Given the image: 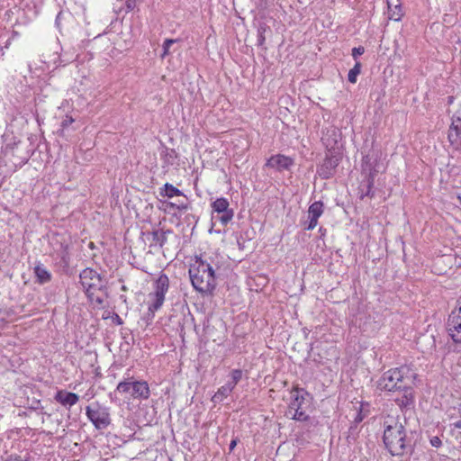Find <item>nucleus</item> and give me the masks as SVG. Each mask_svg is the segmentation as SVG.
I'll list each match as a JSON object with an SVG mask.
<instances>
[{"mask_svg":"<svg viewBox=\"0 0 461 461\" xmlns=\"http://www.w3.org/2000/svg\"><path fill=\"white\" fill-rule=\"evenodd\" d=\"M381 152L374 149L363 155L360 165V173L365 179H375L380 172Z\"/></svg>","mask_w":461,"mask_h":461,"instance_id":"obj_8","label":"nucleus"},{"mask_svg":"<svg viewBox=\"0 0 461 461\" xmlns=\"http://www.w3.org/2000/svg\"><path fill=\"white\" fill-rule=\"evenodd\" d=\"M364 406V402L361 403V407ZM365 416L363 415L362 413V408H360V410L358 411V412L357 413L356 417H355V423H359L361 422L363 420H364Z\"/></svg>","mask_w":461,"mask_h":461,"instance_id":"obj_35","label":"nucleus"},{"mask_svg":"<svg viewBox=\"0 0 461 461\" xmlns=\"http://www.w3.org/2000/svg\"><path fill=\"white\" fill-rule=\"evenodd\" d=\"M169 230L165 231L163 230H156L151 232V243L150 247H158L161 249L165 243L167 242V233H168Z\"/></svg>","mask_w":461,"mask_h":461,"instance_id":"obj_20","label":"nucleus"},{"mask_svg":"<svg viewBox=\"0 0 461 461\" xmlns=\"http://www.w3.org/2000/svg\"><path fill=\"white\" fill-rule=\"evenodd\" d=\"M342 158L343 151L341 148H328L323 161L317 166V174L319 176L324 180L333 177Z\"/></svg>","mask_w":461,"mask_h":461,"instance_id":"obj_6","label":"nucleus"},{"mask_svg":"<svg viewBox=\"0 0 461 461\" xmlns=\"http://www.w3.org/2000/svg\"><path fill=\"white\" fill-rule=\"evenodd\" d=\"M165 210H177V211H185L188 208V205L185 202L173 203V202H165Z\"/></svg>","mask_w":461,"mask_h":461,"instance_id":"obj_26","label":"nucleus"},{"mask_svg":"<svg viewBox=\"0 0 461 461\" xmlns=\"http://www.w3.org/2000/svg\"><path fill=\"white\" fill-rule=\"evenodd\" d=\"M71 18V14L68 11H60L55 20L56 26L59 30L61 29L62 22Z\"/></svg>","mask_w":461,"mask_h":461,"instance_id":"obj_27","label":"nucleus"},{"mask_svg":"<svg viewBox=\"0 0 461 461\" xmlns=\"http://www.w3.org/2000/svg\"><path fill=\"white\" fill-rule=\"evenodd\" d=\"M290 409L294 410V414L292 417L296 421L303 423V429H309L314 426V419L311 417L313 411V397L303 388L294 387L290 390Z\"/></svg>","mask_w":461,"mask_h":461,"instance_id":"obj_3","label":"nucleus"},{"mask_svg":"<svg viewBox=\"0 0 461 461\" xmlns=\"http://www.w3.org/2000/svg\"><path fill=\"white\" fill-rule=\"evenodd\" d=\"M86 414L96 429H106L111 423L109 409L98 403L86 406Z\"/></svg>","mask_w":461,"mask_h":461,"instance_id":"obj_10","label":"nucleus"},{"mask_svg":"<svg viewBox=\"0 0 461 461\" xmlns=\"http://www.w3.org/2000/svg\"><path fill=\"white\" fill-rule=\"evenodd\" d=\"M267 166L277 170H284L288 168V157L284 155L272 156L267 162Z\"/></svg>","mask_w":461,"mask_h":461,"instance_id":"obj_19","label":"nucleus"},{"mask_svg":"<svg viewBox=\"0 0 461 461\" xmlns=\"http://www.w3.org/2000/svg\"><path fill=\"white\" fill-rule=\"evenodd\" d=\"M417 374L411 372L407 366L391 368L384 372L377 382V388L381 391L396 393L405 388L408 384H413Z\"/></svg>","mask_w":461,"mask_h":461,"instance_id":"obj_4","label":"nucleus"},{"mask_svg":"<svg viewBox=\"0 0 461 461\" xmlns=\"http://www.w3.org/2000/svg\"><path fill=\"white\" fill-rule=\"evenodd\" d=\"M176 41H177V40H173V39H166L164 41L163 45H162V49H163V52L161 54L162 59H164L166 56L170 54V48Z\"/></svg>","mask_w":461,"mask_h":461,"instance_id":"obj_28","label":"nucleus"},{"mask_svg":"<svg viewBox=\"0 0 461 461\" xmlns=\"http://www.w3.org/2000/svg\"><path fill=\"white\" fill-rule=\"evenodd\" d=\"M80 284L92 303L102 304L104 303L103 288L104 281L95 270L92 268L84 269L79 276Z\"/></svg>","mask_w":461,"mask_h":461,"instance_id":"obj_5","label":"nucleus"},{"mask_svg":"<svg viewBox=\"0 0 461 461\" xmlns=\"http://www.w3.org/2000/svg\"><path fill=\"white\" fill-rule=\"evenodd\" d=\"M388 18L395 22L402 20L403 16L402 6L400 0H386Z\"/></svg>","mask_w":461,"mask_h":461,"instance_id":"obj_17","label":"nucleus"},{"mask_svg":"<svg viewBox=\"0 0 461 461\" xmlns=\"http://www.w3.org/2000/svg\"><path fill=\"white\" fill-rule=\"evenodd\" d=\"M230 379H232L234 381V383L238 384L242 378L243 372L240 369H233L230 372Z\"/></svg>","mask_w":461,"mask_h":461,"instance_id":"obj_29","label":"nucleus"},{"mask_svg":"<svg viewBox=\"0 0 461 461\" xmlns=\"http://www.w3.org/2000/svg\"><path fill=\"white\" fill-rule=\"evenodd\" d=\"M54 260L56 265L63 269L67 270L68 269L70 266V252H69V247L68 244H60V247L59 249H56L53 254Z\"/></svg>","mask_w":461,"mask_h":461,"instance_id":"obj_15","label":"nucleus"},{"mask_svg":"<svg viewBox=\"0 0 461 461\" xmlns=\"http://www.w3.org/2000/svg\"><path fill=\"white\" fill-rule=\"evenodd\" d=\"M34 274L37 278V281L40 284L48 283L51 279V274L42 264H38L35 266Z\"/></svg>","mask_w":461,"mask_h":461,"instance_id":"obj_21","label":"nucleus"},{"mask_svg":"<svg viewBox=\"0 0 461 461\" xmlns=\"http://www.w3.org/2000/svg\"><path fill=\"white\" fill-rule=\"evenodd\" d=\"M225 384L227 386L230 387V390L233 391V389L237 385V383H234V381L232 379H230V381H228Z\"/></svg>","mask_w":461,"mask_h":461,"instance_id":"obj_38","label":"nucleus"},{"mask_svg":"<svg viewBox=\"0 0 461 461\" xmlns=\"http://www.w3.org/2000/svg\"><path fill=\"white\" fill-rule=\"evenodd\" d=\"M364 52H365L364 47H362V46L355 47L352 49V57L354 59H357V58L359 56H361L362 54H364Z\"/></svg>","mask_w":461,"mask_h":461,"instance_id":"obj_32","label":"nucleus"},{"mask_svg":"<svg viewBox=\"0 0 461 461\" xmlns=\"http://www.w3.org/2000/svg\"><path fill=\"white\" fill-rule=\"evenodd\" d=\"M212 219L219 221L221 226H226L231 221L234 216V211L230 207L227 198L220 197L212 203Z\"/></svg>","mask_w":461,"mask_h":461,"instance_id":"obj_11","label":"nucleus"},{"mask_svg":"<svg viewBox=\"0 0 461 461\" xmlns=\"http://www.w3.org/2000/svg\"><path fill=\"white\" fill-rule=\"evenodd\" d=\"M459 203H461V194L457 196Z\"/></svg>","mask_w":461,"mask_h":461,"instance_id":"obj_45","label":"nucleus"},{"mask_svg":"<svg viewBox=\"0 0 461 461\" xmlns=\"http://www.w3.org/2000/svg\"><path fill=\"white\" fill-rule=\"evenodd\" d=\"M455 427L458 428V429H461V420L455 423Z\"/></svg>","mask_w":461,"mask_h":461,"instance_id":"obj_42","label":"nucleus"},{"mask_svg":"<svg viewBox=\"0 0 461 461\" xmlns=\"http://www.w3.org/2000/svg\"><path fill=\"white\" fill-rule=\"evenodd\" d=\"M289 163H290V166L293 164V159L291 158H290Z\"/></svg>","mask_w":461,"mask_h":461,"instance_id":"obj_46","label":"nucleus"},{"mask_svg":"<svg viewBox=\"0 0 461 461\" xmlns=\"http://www.w3.org/2000/svg\"><path fill=\"white\" fill-rule=\"evenodd\" d=\"M236 446V440H232L230 444V449L232 450Z\"/></svg>","mask_w":461,"mask_h":461,"instance_id":"obj_41","label":"nucleus"},{"mask_svg":"<svg viewBox=\"0 0 461 461\" xmlns=\"http://www.w3.org/2000/svg\"><path fill=\"white\" fill-rule=\"evenodd\" d=\"M4 157L10 160L14 169H16L28 161L30 155L29 152L20 154L19 146H16L15 148L11 149L6 148L4 151Z\"/></svg>","mask_w":461,"mask_h":461,"instance_id":"obj_14","label":"nucleus"},{"mask_svg":"<svg viewBox=\"0 0 461 461\" xmlns=\"http://www.w3.org/2000/svg\"><path fill=\"white\" fill-rule=\"evenodd\" d=\"M168 287L169 279L167 276L161 274L154 284V292L149 294L148 311L152 317L162 307Z\"/></svg>","mask_w":461,"mask_h":461,"instance_id":"obj_7","label":"nucleus"},{"mask_svg":"<svg viewBox=\"0 0 461 461\" xmlns=\"http://www.w3.org/2000/svg\"><path fill=\"white\" fill-rule=\"evenodd\" d=\"M218 264L206 256L196 258L189 268V276L194 288L202 294L212 293L215 286V269Z\"/></svg>","mask_w":461,"mask_h":461,"instance_id":"obj_2","label":"nucleus"},{"mask_svg":"<svg viewBox=\"0 0 461 461\" xmlns=\"http://www.w3.org/2000/svg\"><path fill=\"white\" fill-rule=\"evenodd\" d=\"M452 99H453V97H452V96H450V97H449V103H451V102H452Z\"/></svg>","mask_w":461,"mask_h":461,"instance_id":"obj_47","label":"nucleus"},{"mask_svg":"<svg viewBox=\"0 0 461 461\" xmlns=\"http://www.w3.org/2000/svg\"><path fill=\"white\" fill-rule=\"evenodd\" d=\"M54 399L62 406L70 408L77 403L79 396L75 393H70L65 390H59L56 393Z\"/></svg>","mask_w":461,"mask_h":461,"instance_id":"obj_16","label":"nucleus"},{"mask_svg":"<svg viewBox=\"0 0 461 461\" xmlns=\"http://www.w3.org/2000/svg\"><path fill=\"white\" fill-rule=\"evenodd\" d=\"M413 384H408L405 388L397 391L398 395L393 398V401L397 403L402 411L410 410L414 406L415 403V392L412 386Z\"/></svg>","mask_w":461,"mask_h":461,"instance_id":"obj_12","label":"nucleus"},{"mask_svg":"<svg viewBox=\"0 0 461 461\" xmlns=\"http://www.w3.org/2000/svg\"><path fill=\"white\" fill-rule=\"evenodd\" d=\"M324 204L321 201L312 203L308 209V217L319 218L323 212Z\"/></svg>","mask_w":461,"mask_h":461,"instance_id":"obj_24","label":"nucleus"},{"mask_svg":"<svg viewBox=\"0 0 461 461\" xmlns=\"http://www.w3.org/2000/svg\"><path fill=\"white\" fill-rule=\"evenodd\" d=\"M264 41H265V38L263 37L262 33L259 32L258 39V45H262L264 43Z\"/></svg>","mask_w":461,"mask_h":461,"instance_id":"obj_40","label":"nucleus"},{"mask_svg":"<svg viewBox=\"0 0 461 461\" xmlns=\"http://www.w3.org/2000/svg\"><path fill=\"white\" fill-rule=\"evenodd\" d=\"M429 443L432 447H437V448L441 447V445H442V441H441L440 438L438 436H434V437L430 438Z\"/></svg>","mask_w":461,"mask_h":461,"instance_id":"obj_33","label":"nucleus"},{"mask_svg":"<svg viewBox=\"0 0 461 461\" xmlns=\"http://www.w3.org/2000/svg\"><path fill=\"white\" fill-rule=\"evenodd\" d=\"M116 391L130 394L133 399L147 400L150 390L146 381H122L117 384Z\"/></svg>","mask_w":461,"mask_h":461,"instance_id":"obj_9","label":"nucleus"},{"mask_svg":"<svg viewBox=\"0 0 461 461\" xmlns=\"http://www.w3.org/2000/svg\"><path fill=\"white\" fill-rule=\"evenodd\" d=\"M5 461H25L21 456H9Z\"/></svg>","mask_w":461,"mask_h":461,"instance_id":"obj_39","label":"nucleus"},{"mask_svg":"<svg viewBox=\"0 0 461 461\" xmlns=\"http://www.w3.org/2000/svg\"><path fill=\"white\" fill-rule=\"evenodd\" d=\"M160 195L166 196L167 198H173L175 196H184V194L181 190L175 187L173 185L166 183L164 186L160 189Z\"/></svg>","mask_w":461,"mask_h":461,"instance_id":"obj_22","label":"nucleus"},{"mask_svg":"<svg viewBox=\"0 0 461 461\" xmlns=\"http://www.w3.org/2000/svg\"><path fill=\"white\" fill-rule=\"evenodd\" d=\"M125 5L127 10L131 11L137 6V0H126Z\"/></svg>","mask_w":461,"mask_h":461,"instance_id":"obj_34","label":"nucleus"},{"mask_svg":"<svg viewBox=\"0 0 461 461\" xmlns=\"http://www.w3.org/2000/svg\"><path fill=\"white\" fill-rule=\"evenodd\" d=\"M458 414H459V416L461 417V404H460V405H459V407H458Z\"/></svg>","mask_w":461,"mask_h":461,"instance_id":"obj_44","label":"nucleus"},{"mask_svg":"<svg viewBox=\"0 0 461 461\" xmlns=\"http://www.w3.org/2000/svg\"><path fill=\"white\" fill-rule=\"evenodd\" d=\"M457 306L454 309L455 312L461 314V295L457 299Z\"/></svg>","mask_w":461,"mask_h":461,"instance_id":"obj_37","label":"nucleus"},{"mask_svg":"<svg viewBox=\"0 0 461 461\" xmlns=\"http://www.w3.org/2000/svg\"><path fill=\"white\" fill-rule=\"evenodd\" d=\"M318 219L319 218H316V217H309V221L307 222V225L304 226V229L307 230H313L317 223H318Z\"/></svg>","mask_w":461,"mask_h":461,"instance_id":"obj_31","label":"nucleus"},{"mask_svg":"<svg viewBox=\"0 0 461 461\" xmlns=\"http://www.w3.org/2000/svg\"><path fill=\"white\" fill-rule=\"evenodd\" d=\"M319 231H320L321 233H323V232H325V231H326V230H325V229H323L322 227H321V228L319 229Z\"/></svg>","mask_w":461,"mask_h":461,"instance_id":"obj_43","label":"nucleus"},{"mask_svg":"<svg viewBox=\"0 0 461 461\" xmlns=\"http://www.w3.org/2000/svg\"><path fill=\"white\" fill-rule=\"evenodd\" d=\"M230 387L227 386L226 384L221 386L218 391L214 393V395L212 398V401L214 402H221L224 399H226L231 393Z\"/></svg>","mask_w":461,"mask_h":461,"instance_id":"obj_23","label":"nucleus"},{"mask_svg":"<svg viewBox=\"0 0 461 461\" xmlns=\"http://www.w3.org/2000/svg\"><path fill=\"white\" fill-rule=\"evenodd\" d=\"M383 425V443L388 453L392 456L398 457L411 456L415 442L411 436H408L404 425L393 416L385 417Z\"/></svg>","mask_w":461,"mask_h":461,"instance_id":"obj_1","label":"nucleus"},{"mask_svg":"<svg viewBox=\"0 0 461 461\" xmlns=\"http://www.w3.org/2000/svg\"><path fill=\"white\" fill-rule=\"evenodd\" d=\"M358 189L359 198L361 200H363L365 197L372 199L375 196V180L373 179H365L363 177Z\"/></svg>","mask_w":461,"mask_h":461,"instance_id":"obj_18","label":"nucleus"},{"mask_svg":"<svg viewBox=\"0 0 461 461\" xmlns=\"http://www.w3.org/2000/svg\"><path fill=\"white\" fill-rule=\"evenodd\" d=\"M447 330L455 343H461V314L457 313L454 310L448 315Z\"/></svg>","mask_w":461,"mask_h":461,"instance_id":"obj_13","label":"nucleus"},{"mask_svg":"<svg viewBox=\"0 0 461 461\" xmlns=\"http://www.w3.org/2000/svg\"><path fill=\"white\" fill-rule=\"evenodd\" d=\"M74 122V119L69 116L66 115V117L61 122V131L64 132L68 129V127Z\"/></svg>","mask_w":461,"mask_h":461,"instance_id":"obj_30","label":"nucleus"},{"mask_svg":"<svg viewBox=\"0 0 461 461\" xmlns=\"http://www.w3.org/2000/svg\"><path fill=\"white\" fill-rule=\"evenodd\" d=\"M361 63L359 61H357L354 65V67L348 71V80L355 84L357 80V76L361 73Z\"/></svg>","mask_w":461,"mask_h":461,"instance_id":"obj_25","label":"nucleus"},{"mask_svg":"<svg viewBox=\"0 0 461 461\" xmlns=\"http://www.w3.org/2000/svg\"><path fill=\"white\" fill-rule=\"evenodd\" d=\"M7 315L6 311L0 309V327L5 323Z\"/></svg>","mask_w":461,"mask_h":461,"instance_id":"obj_36","label":"nucleus"}]
</instances>
